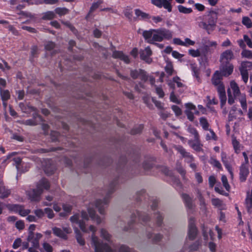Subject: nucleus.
<instances>
[{"instance_id": "nucleus-1", "label": "nucleus", "mask_w": 252, "mask_h": 252, "mask_svg": "<svg viewBox=\"0 0 252 252\" xmlns=\"http://www.w3.org/2000/svg\"><path fill=\"white\" fill-rule=\"evenodd\" d=\"M89 216L87 212L83 211L81 215L76 214L70 218L72 223L78 224L82 231L86 233L91 232V244L94 248V252H131L130 249L125 245H121L118 251H113L107 243H104L95 235L97 228L91 225L89 228L85 226L84 220H88Z\"/></svg>"}, {"instance_id": "nucleus-2", "label": "nucleus", "mask_w": 252, "mask_h": 252, "mask_svg": "<svg viewBox=\"0 0 252 252\" xmlns=\"http://www.w3.org/2000/svg\"><path fill=\"white\" fill-rule=\"evenodd\" d=\"M142 34L145 40L150 44L161 42L164 39L169 40L173 37V32L165 28L143 31Z\"/></svg>"}, {"instance_id": "nucleus-3", "label": "nucleus", "mask_w": 252, "mask_h": 252, "mask_svg": "<svg viewBox=\"0 0 252 252\" xmlns=\"http://www.w3.org/2000/svg\"><path fill=\"white\" fill-rule=\"evenodd\" d=\"M109 203L108 197H105L103 200L96 199L93 202H91L88 208V212L90 217L96 222L97 224H100L102 222V219L96 215L94 207L97 208L98 211L101 215L105 214L104 205H107Z\"/></svg>"}, {"instance_id": "nucleus-4", "label": "nucleus", "mask_w": 252, "mask_h": 252, "mask_svg": "<svg viewBox=\"0 0 252 252\" xmlns=\"http://www.w3.org/2000/svg\"><path fill=\"white\" fill-rule=\"evenodd\" d=\"M49 188L48 181L45 179H42L37 183L36 189L29 190L27 192V195L31 201H39L44 190H47Z\"/></svg>"}, {"instance_id": "nucleus-5", "label": "nucleus", "mask_w": 252, "mask_h": 252, "mask_svg": "<svg viewBox=\"0 0 252 252\" xmlns=\"http://www.w3.org/2000/svg\"><path fill=\"white\" fill-rule=\"evenodd\" d=\"M223 75L219 71H216L213 74L212 78L213 84L217 88L219 94L221 104L222 106L226 102V95L224 86L221 82L222 77Z\"/></svg>"}, {"instance_id": "nucleus-6", "label": "nucleus", "mask_w": 252, "mask_h": 252, "mask_svg": "<svg viewBox=\"0 0 252 252\" xmlns=\"http://www.w3.org/2000/svg\"><path fill=\"white\" fill-rule=\"evenodd\" d=\"M217 21L216 15L214 14H209L205 16L204 21L198 23V26L210 34L215 29Z\"/></svg>"}, {"instance_id": "nucleus-7", "label": "nucleus", "mask_w": 252, "mask_h": 252, "mask_svg": "<svg viewBox=\"0 0 252 252\" xmlns=\"http://www.w3.org/2000/svg\"><path fill=\"white\" fill-rule=\"evenodd\" d=\"M172 1V0H151V3L158 8L163 7L168 12H170L172 9L171 4Z\"/></svg>"}, {"instance_id": "nucleus-8", "label": "nucleus", "mask_w": 252, "mask_h": 252, "mask_svg": "<svg viewBox=\"0 0 252 252\" xmlns=\"http://www.w3.org/2000/svg\"><path fill=\"white\" fill-rule=\"evenodd\" d=\"M234 54L230 50H226L223 52L220 56V62L221 65L229 63L231 60L234 58Z\"/></svg>"}, {"instance_id": "nucleus-9", "label": "nucleus", "mask_w": 252, "mask_h": 252, "mask_svg": "<svg viewBox=\"0 0 252 252\" xmlns=\"http://www.w3.org/2000/svg\"><path fill=\"white\" fill-rule=\"evenodd\" d=\"M7 207L8 209L13 211L15 212H18V213L22 216H26L28 215L30 212L31 211L29 209H25L22 206L13 204V205H7Z\"/></svg>"}, {"instance_id": "nucleus-10", "label": "nucleus", "mask_w": 252, "mask_h": 252, "mask_svg": "<svg viewBox=\"0 0 252 252\" xmlns=\"http://www.w3.org/2000/svg\"><path fill=\"white\" fill-rule=\"evenodd\" d=\"M152 54V52L150 47H147L144 50H141L140 51V58L142 60L145 61L146 63H150L152 62V59L150 58Z\"/></svg>"}, {"instance_id": "nucleus-11", "label": "nucleus", "mask_w": 252, "mask_h": 252, "mask_svg": "<svg viewBox=\"0 0 252 252\" xmlns=\"http://www.w3.org/2000/svg\"><path fill=\"white\" fill-rule=\"evenodd\" d=\"M194 222V219L192 218H190L189 224L188 237L190 240L194 239L197 234L196 228Z\"/></svg>"}, {"instance_id": "nucleus-12", "label": "nucleus", "mask_w": 252, "mask_h": 252, "mask_svg": "<svg viewBox=\"0 0 252 252\" xmlns=\"http://www.w3.org/2000/svg\"><path fill=\"white\" fill-rule=\"evenodd\" d=\"M130 75L133 79L139 78L144 81H146L148 78L146 72L142 69L131 70Z\"/></svg>"}, {"instance_id": "nucleus-13", "label": "nucleus", "mask_w": 252, "mask_h": 252, "mask_svg": "<svg viewBox=\"0 0 252 252\" xmlns=\"http://www.w3.org/2000/svg\"><path fill=\"white\" fill-rule=\"evenodd\" d=\"M249 174V165L242 164L240 168V179L241 181H245Z\"/></svg>"}, {"instance_id": "nucleus-14", "label": "nucleus", "mask_w": 252, "mask_h": 252, "mask_svg": "<svg viewBox=\"0 0 252 252\" xmlns=\"http://www.w3.org/2000/svg\"><path fill=\"white\" fill-rule=\"evenodd\" d=\"M176 149L182 155L183 157L186 158L187 162L189 163L193 161V157L189 153L186 151L182 147L178 146L176 147Z\"/></svg>"}, {"instance_id": "nucleus-15", "label": "nucleus", "mask_w": 252, "mask_h": 252, "mask_svg": "<svg viewBox=\"0 0 252 252\" xmlns=\"http://www.w3.org/2000/svg\"><path fill=\"white\" fill-rule=\"evenodd\" d=\"M233 70V65L232 64L221 65L220 68V72L224 76H227L230 75Z\"/></svg>"}, {"instance_id": "nucleus-16", "label": "nucleus", "mask_w": 252, "mask_h": 252, "mask_svg": "<svg viewBox=\"0 0 252 252\" xmlns=\"http://www.w3.org/2000/svg\"><path fill=\"white\" fill-rule=\"evenodd\" d=\"M10 194V190L5 187L2 181H0V198L2 199L6 198Z\"/></svg>"}, {"instance_id": "nucleus-17", "label": "nucleus", "mask_w": 252, "mask_h": 252, "mask_svg": "<svg viewBox=\"0 0 252 252\" xmlns=\"http://www.w3.org/2000/svg\"><path fill=\"white\" fill-rule=\"evenodd\" d=\"M227 90H230L234 97H237L241 94L238 86L234 81L230 82V87Z\"/></svg>"}, {"instance_id": "nucleus-18", "label": "nucleus", "mask_w": 252, "mask_h": 252, "mask_svg": "<svg viewBox=\"0 0 252 252\" xmlns=\"http://www.w3.org/2000/svg\"><path fill=\"white\" fill-rule=\"evenodd\" d=\"M113 57L115 58H119L126 63H128L129 62L128 56L124 54V53L121 51L114 52L113 53Z\"/></svg>"}, {"instance_id": "nucleus-19", "label": "nucleus", "mask_w": 252, "mask_h": 252, "mask_svg": "<svg viewBox=\"0 0 252 252\" xmlns=\"http://www.w3.org/2000/svg\"><path fill=\"white\" fill-rule=\"evenodd\" d=\"M100 236L104 240L110 242L111 239V235L109 232L104 228H101L99 230Z\"/></svg>"}, {"instance_id": "nucleus-20", "label": "nucleus", "mask_w": 252, "mask_h": 252, "mask_svg": "<svg viewBox=\"0 0 252 252\" xmlns=\"http://www.w3.org/2000/svg\"><path fill=\"white\" fill-rule=\"evenodd\" d=\"M189 145L194 150L199 151L201 149L202 145L200 144L199 139H195L194 141H189Z\"/></svg>"}, {"instance_id": "nucleus-21", "label": "nucleus", "mask_w": 252, "mask_h": 252, "mask_svg": "<svg viewBox=\"0 0 252 252\" xmlns=\"http://www.w3.org/2000/svg\"><path fill=\"white\" fill-rule=\"evenodd\" d=\"M0 96L2 101H7L10 98V93L8 90L0 88Z\"/></svg>"}, {"instance_id": "nucleus-22", "label": "nucleus", "mask_w": 252, "mask_h": 252, "mask_svg": "<svg viewBox=\"0 0 252 252\" xmlns=\"http://www.w3.org/2000/svg\"><path fill=\"white\" fill-rule=\"evenodd\" d=\"M135 14L140 19L145 20L150 18V16L148 13H146L139 9L135 10Z\"/></svg>"}, {"instance_id": "nucleus-23", "label": "nucleus", "mask_w": 252, "mask_h": 252, "mask_svg": "<svg viewBox=\"0 0 252 252\" xmlns=\"http://www.w3.org/2000/svg\"><path fill=\"white\" fill-rule=\"evenodd\" d=\"M53 233L57 236L63 239H66L67 237L63 230L58 227H54L53 228Z\"/></svg>"}, {"instance_id": "nucleus-24", "label": "nucleus", "mask_w": 252, "mask_h": 252, "mask_svg": "<svg viewBox=\"0 0 252 252\" xmlns=\"http://www.w3.org/2000/svg\"><path fill=\"white\" fill-rule=\"evenodd\" d=\"M27 240L29 243H31L32 246L33 248L38 247L39 242L35 239L34 233H31L30 234H29Z\"/></svg>"}, {"instance_id": "nucleus-25", "label": "nucleus", "mask_w": 252, "mask_h": 252, "mask_svg": "<svg viewBox=\"0 0 252 252\" xmlns=\"http://www.w3.org/2000/svg\"><path fill=\"white\" fill-rule=\"evenodd\" d=\"M182 198L184 200V202L187 207L189 208H191L193 205L192 202V199L191 197L187 194H184L182 195Z\"/></svg>"}, {"instance_id": "nucleus-26", "label": "nucleus", "mask_w": 252, "mask_h": 252, "mask_svg": "<svg viewBox=\"0 0 252 252\" xmlns=\"http://www.w3.org/2000/svg\"><path fill=\"white\" fill-rule=\"evenodd\" d=\"M56 14L54 12L48 11L42 13V19L43 20H51L54 18Z\"/></svg>"}, {"instance_id": "nucleus-27", "label": "nucleus", "mask_w": 252, "mask_h": 252, "mask_svg": "<svg viewBox=\"0 0 252 252\" xmlns=\"http://www.w3.org/2000/svg\"><path fill=\"white\" fill-rule=\"evenodd\" d=\"M238 96L239 101L241 103V107L244 110L247 111V105L246 95L245 94H241Z\"/></svg>"}, {"instance_id": "nucleus-28", "label": "nucleus", "mask_w": 252, "mask_h": 252, "mask_svg": "<svg viewBox=\"0 0 252 252\" xmlns=\"http://www.w3.org/2000/svg\"><path fill=\"white\" fill-rule=\"evenodd\" d=\"M74 231L76 233V237L78 243L81 246L84 245L85 244V241L80 234L79 231L76 228H74Z\"/></svg>"}, {"instance_id": "nucleus-29", "label": "nucleus", "mask_w": 252, "mask_h": 252, "mask_svg": "<svg viewBox=\"0 0 252 252\" xmlns=\"http://www.w3.org/2000/svg\"><path fill=\"white\" fill-rule=\"evenodd\" d=\"M165 70L169 75H171L172 74L173 72V65L170 62H166V65L165 66Z\"/></svg>"}, {"instance_id": "nucleus-30", "label": "nucleus", "mask_w": 252, "mask_h": 252, "mask_svg": "<svg viewBox=\"0 0 252 252\" xmlns=\"http://www.w3.org/2000/svg\"><path fill=\"white\" fill-rule=\"evenodd\" d=\"M252 68V63L250 62H243L242 63L240 69H244L248 71Z\"/></svg>"}, {"instance_id": "nucleus-31", "label": "nucleus", "mask_w": 252, "mask_h": 252, "mask_svg": "<svg viewBox=\"0 0 252 252\" xmlns=\"http://www.w3.org/2000/svg\"><path fill=\"white\" fill-rule=\"evenodd\" d=\"M178 9L181 13L184 14H189L192 12V10L191 8H187L182 5L178 6Z\"/></svg>"}, {"instance_id": "nucleus-32", "label": "nucleus", "mask_w": 252, "mask_h": 252, "mask_svg": "<svg viewBox=\"0 0 252 252\" xmlns=\"http://www.w3.org/2000/svg\"><path fill=\"white\" fill-rule=\"evenodd\" d=\"M242 22L247 28L252 27V22L248 17L245 16L243 17Z\"/></svg>"}, {"instance_id": "nucleus-33", "label": "nucleus", "mask_w": 252, "mask_h": 252, "mask_svg": "<svg viewBox=\"0 0 252 252\" xmlns=\"http://www.w3.org/2000/svg\"><path fill=\"white\" fill-rule=\"evenodd\" d=\"M191 69L193 72V75L196 78L197 80L199 81V69H198L197 65L195 64H191Z\"/></svg>"}, {"instance_id": "nucleus-34", "label": "nucleus", "mask_w": 252, "mask_h": 252, "mask_svg": "<svg viewBox=\"0 0 252 252\" xmlns=\"http://www.w3.org/2000/svg\"><path fill=\"white\" fill-rule=\"evenodd\" d=\"M19 107L21 110L25 113H29L34 110V108L32 107H26L23 103H20Z\"/></svg>"}, {"instance_id": "nucleus-35", "label": "nucleus", "mask_w": 252, "mask_h": 252, "mask_svg": "<svg viewBox=\"0 0 252 252\" xmlns=\"http://www.w3.org/2000/svg\"><path fill=\"white\" fill-rule=\"evenodd\" d=\"M103 2L102 0H95V1L93 3L91 8L90 11L93 12L97 9L98 6Z\"/></svg>"}, {"instance_id": "nucleus-36", "label": "nucleus", "mask_w": 252, "mask_h": 252, "mask_svg": "<svg viewBox=\"0 0 252 252\" xmlns=\"http://www.w3.org/2000/svg\"><path fill=\"white\" fill-rule=\"evenodd\" d=\"M170 100L171 102L177 103L180 104L181 102V100L178 98L177 96L175 95L174 92L172 91L170 95Z\"/></svg>"}, {"instance_id": "nucleus-37", "label": "nucleus", "mask_w": 252, "mask_h": 252, "mask_svg": "<svg viewBox=\"0 0 252 252\" xmlns=\"http://www.w3.org/2000/svg\"><path fill=\"white\" fill-rule=\"evenodd\" d=\"M152 19V21H151V23L153 24H158L163 21L162 18L160 16H150V18Z\"/></svg>"}, {"instance_id": "nucleus-38", "label": "nucleus", "mask_w": 252, "mask_h": 252, "mask_svg": "<svg viewBox=\"0 0 252 252\" xmlns=\"http://www.w3.org/2000/svg\"><path fill=\"white\" fill-rule=\"evenodd\" d=\"M188 131L194 136V138L195 139L197 140L199 139V135L195 128L191 126H189L188 128Z\"/></svg>"}, {"instance_id": "nucleus-39", "label": "nucleus", "mask_w": 252, "mask_h": 252, "mask_svg": "<svg viewBox=\"0 0 252 252\" xmlns=\"http://www.w3.org/2000/svg\"><path fill=\"white\" fill-rule=\"evenodd\" d=\"M55 13L59 15L60 16H63L65 15L68 13V9L66 8H61L58 7L55 9Z\"/></svg>"}, {"instance_id": "nucleus-40", "label": "nucleus", "mask_w": 252, "mask_h": 252, "mask_svg": "<svg viewBox=\"0 0 252 252\" xmlns=\"http://www.w3.org/2000/svg\"><path fill=\"white\" fill-rule=\"evenodd\" d=\"M221 182L222 183L223 186L225 188L226 190L229 191L230 189V186L228 183L227 179L225 175H222L221 176Z\"/></svg>"}, {"instance_id": "nucleus-41", "label": "nucleus", "mask_w": 252, "mask_h": 252, "mask_svg": "<svg viewBox=\"0 0 252 252\" xmlns=\"http://www.w3.org/2000/svg\"><path fill=\"white\" fill-rule=\"evenodd\" d=\"M14 164L15 165L16 168L19 171H25L24 170H21L20 168V165L22 162L21 159L20 158H15L13 159Z\"/></svg>"}, {"instance_id": "nucleus-42", "label": "nucleus", "mask_w": 252, "mask_h": 252, "mask_svg": "<svg viewBox=\"0 0 252 252\" xmlns=\"http://www.w3.org/2000/svg\"><path fill=\"white\" fill-rule=\"evenodd\" d=\"M200 124L204 129H208L209 127V124L205 118L203 117L201 118L200 119Z\"/></svg>"}, {"instance_id": "nucleus-43", "label": "nucleus", "mask_w": 252, "mask_h": 252, "mask_svg": "<svg viewBox=\"0 0 252 252\" xmlns=\"http://www.w3.org/2000/svg\"><path fill=\"white\" fill-rule=\"evenodd\" d=\"M206 139L209 140H217V136L214 132L212 130H209V132L206 134Z\"/></svg>"}, {"instance_id": "nucleus-44", "label": "nucleus", "mask_w": 252, "mask_h": 252, "mask_svg": "<svg viewBox=\"0 0 252 252\" xmlns=\"http://www.w3.org/2000/svg\"><path fill=\"white\" fill-rule=\"evenodd\" d=\"M236 108L233 107L229 112V119L230 120H232L234 118H236L237 114L236 113Z\"/></svg>"}, {"instance_id": "nucleus-45", "label": "nucleus", "mask_w": 252, "mask_h": 252, "mask_svg": "<svg viewBox=\"0 0 252 252\" xmlns=\"http://www.w3.org/2000/svg\"><path fill=\"white\" fill-rule=\"evenodd\" d=\"M44 214H46L47 217L50 219H52L54 217V214L53 210L49 208H46L44 209Z\"/></svg>"}, {"instance_id": "nucleus-46", "label": "nucleus", "mask_w": 252, "mask_h": 252, "mask_svg": "<svg viewBox=\"0 0 252 252\" xmlns=\"http://www.w3.org/2000/svg\"><path fill=\"white\" fill-rule=\"evenodd\" d=\"M245 204L247 210L249 213H252V201L246 199Z\"/></svg>"}, {"instance_id": "nucleus-47", "label": "nucleus", "mask_w": 252, "mask_h": 252, "mask_svg": "<svg viewBox=\"0 0 252 252\" xmlns=\"http://www.w3.org/2000/svg\"><path fill=\"white\" fill-rule=\"evenodd\" d=\"M210 163L214 166L220 169L221 168L220 162L215 158H212L210 161Z\"/></svg>"}, {"instance_id": "nucleus-48", "label": "nucleus", "mask_w": 252, "mask_h": 252, "mask_svg": "<svg viewBox=\"0 0 252 252\" xmlns=\"http://www.w3.org/2000/svg\"><path fill=\"white\" fill-rule=\"evenodd\" d=\"M242 79L245 83H247L248 80V72L247 70L244 69H240Z\"/></svg>"}, {"instance_id": "nucleus-49", "label": "nucleus", "mask_w": 252, "mask_h": 252, "mask_svg": "<svg viewBox=\"0 0 252 252\" xmlns=\"http://www.w3.org/2000/svg\"><path fill=\"white\" fill-rule=\"evenodd\" d=\"M171 108L176 116H180L182 114V110L178 106L173 105L171 106Z\"/></svg>"}, {"instance_id": "nucleus-50", "label": "nucleus", "mask_w": 252, "mask_h": 252, "mask_svg": "<svg viewBox=\"0 0 252 252\" xmlns=\"http://www.w3.org/2000/svg\"><path fill=\"white\" fill-rule=\"evenodd\" d=\"M227 94H228V103L229 104H232L234 102V98L236 97H234L233 95L232 94V92L230 91V90H227Z\"/></svg>"}, {"instance_id": "nucleus-51", "label": "nucleus", "mask_w": 252, "mask_h": 252, "mask_svg": "<svg viewBox=\"0 0 252 252\" xmlns=\"http://www.w3.org/2000/svg\"><path fill=\"white\" fill-rule=\"evenodd\" d=\"M243 57H245L249 59H252V52L249 50H243L241 53Z\"/></svg>"}, {"instance_id": "nucleus-52", "label": "nucleus", "mask_w": 252, "mask_h": 252, "mask_svg": "<svg viewBox=\"0 0 252 252\" xmlns=\"http://www.w3.org/2000/svg\"><path fill=\"white\" fill-rule=\"evenodd\" d=\"M189 53L193 57H197L200 55V52L198 50L190 49L189 50Z\"/></svg>"}, {"instance_id": "nucleus-53", "label": "nucleus", "mask_w": 252, "mask_h": 252, "mask_svg": "<svg viewBox=\"0 0 252 252\" xmlns=\"http://www.w3.org/2000/svg\"><path fill=\"white\" fill-rule=\"evenodd\" d=\"M156 92L158 96L162 98L164 96V93L160 87H156Z\"/></svg>"}, {"instance_id": "nucleus-54", "label": "nucleus", "mask_w": 252, "mask_h": 252, "mask_svg": "<svg viewBox=\"0 0 252 252\" xmlns=\"http://www.w3.org/2000/svg\"><path fill=\"white\" fill-rule=\"evenodd\" d=\"M43 248L45 251L46 252H52L53 248L49 244L47 243H44L43 244Z\"/></svg>"}, {"instance_id": "nucleus-55", "label": "nucleus", "mask_w": 252, "mask_h": 252, "mask_svg": "<svg viewBox=\"0 0 252 252\" xmlns=\"http://www.w3.org/2000/svg\"><path fill=\"white\" fill-rule=\"evenodd\" d=\"M212 203L216 207H220L222 204V202L218 198H213L212 199Z\"/></svg>"}, {"instance_id": "nucleus-56", "label": "nucleus", "mask_w": 252, "mask_h": 252, "mask_svg": "<svg viewBox=\"0 0 252 252\" xmlns=\"http://www.w3.org/2000/svg\"><path fill=\"white\" fill-rule=\"evenodd\" d=\"M34 213L36 216L39 218H42L44 215V210L43 211L41 209L34 210Z\"/></svg>"}, {"instance_id": "nucleus-57", "label": "nucleus", "mask_w": 252, "mask_h": 252, "mask_svg": "<svg viewBox=\"0 0 252 252\" xmlns=\"http://www.w3.org/2000/svg\"><path fill=\"white\" fill-rule=\"evenodd\" d=\"M244 41L247 43L249 47L252 48V42L251 39L247 35H244L243 36Z\"/></svg>"}, {"instance_id": "nucleus-58", "label": "nucleus", "mask_w": 252, "mask_h": 252, "mask_svg": "<svg viewBox=\"0 0 252 252\" xmlns=\"http://www.w3.org/2000/svg\"><path fill=\"white\" fill-rule=\"evenodd\" d=\"M38 121L37 120H28L24 122V124L26 125L33 126L37 124Z\"/></svg>"}, {"instance_id": "nucleus-59", "label": "nucleus", "mask_w": 252, "mask_h": 252, "mask_svg": "<svg viewBox=\"0 0 252 252\" xmlns=\"http://www.w3.org/2000/svg\"><path fill=\"white\" fill-rule=\"evenodd\" d=\"M16 227L19 230H22L24 228L25 224L22 220L17 221L15 223Z\"/></svg>"}, {"instance_id": "nucleus-60", "label": "nucleus", "mask_w": 252, "mask_h": 252, "mask_svg": "<svg viewBox=\"0 0 252 252\" xmlns=\"http://www.w3.org/2000/svg\"><path fill=\"white\" fill-rule=\"evenodd\" d=\"M183 43H184V44H183L184 46H188L189 45H193L195 44V42L191 40V39H190L189 38H185V41H184Z\"/></svg>"}, {"instance_id": "nucleus-61", "label": "nucleus", "mask_w": 252, "mask_h": 252, "mask_svg": "<svg viewBox=\"0 0 252 252\" xmlns=\"http://www.w3.org/2000/svg\"><path fill=\"white\" fill-rule=\"evenodd\" d=\"M185 114H186L188 119L190 121H192L194 119V115L192 112L189 111V110H186L185 112Z\"/></svg>"}, {"instance_id": "nucleus-62", "label": "nucleus", "mask_w": 252, "mask_h": 252, "mask_svg": "<svg viewBox=\"0 0 252 252\" xmlns=\"http://www.w3.org/2000/svg\"><path fill=\"white\" fill-rule=\"evenodd\" d=\"M143 129V126L140 125L135 127L133 129L131 130V133L132 134H136L140 133Z\"/></svg>"}, {"instance_id": "nucleus-63", "label": "nucleus", "mask_w": 252, "mask_h": 252, "mask_svg": "<svg viewBox=\"0 0 252 252\" xmlns=\"http://www.w3.org/2000/svg\"><path fill=\"white\" fill-rule=\"evenodd\" d=\"M216 182V179L215 176H211L209 178V184L211 188H213Z\"/></svg>"}, {"instance_id": "nucleus-64", "label": "nucleus", "mask_w": 252, "mask_h": 252, "mask_svg": "<svg viewBox=\"0 0 252 252\" xmlns=\"http://www.w3.org/2000/svg\"><path fill=\"white\" fill-rule=\"evenodd\" d=\"M55 47V44L52 42H48L45 46V49L47 50H51Z\"/></svg>"}]
</instances>
